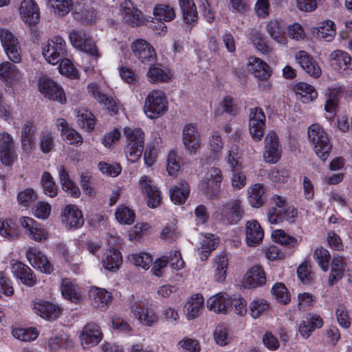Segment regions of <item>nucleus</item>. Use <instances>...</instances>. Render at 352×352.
Instances as JSON below:
<instances>
[{"label": "nucleus", "instance_id": "obj_1", "mask_svg": "<svg viewBox=\"0 0 352 352\" xmlns=\"http://www.w3.org/2000/svg\"><path fill=\"white\" fill-rule=\"evenodd\" d=\"M308 140L316 155L322 161H325L332 149L329 135L318 124H311L307 130Z\"/></svg>", "mask_w": 352, "mask_h": 352}, {"label": "nucleus", "instance_id": "obj_2", "mask_svg": "<svg viewBox=\"0 0 352 352\" xmlns=\"http://www.w3.org/2000/svg\"><path fill=\"white\" fill-rule=\"evenodd\" d=\"M42 54L49 63H58L67 56L66 42L59 36L52 37L43 44Z\"/></svg>", "mask_w": 352, "mask_h": 352}, {"label": "nucleus", "instance_id": "obj_3", "mask_svg": "<svg viewBox=\"0 0 352 352\" xmlns=\"http://www.w3.org/2000/svg\"><path fill=\"white\" fill-rule=\"evenodd\" d=\"M166 95L161 90H153L148 93L144 103V112L151 119L156 118L168 109Z\"/></svg>", "mask_w": 352, "mask_h": 352}, {"label": "nucleus", "instance_id": "obj_4", "mask_svg": "<svg viewBox=\"0 0 352 352\" xmlns=\"http://www.w3.org/2000/svg\"><path fill=\"white\" fill-rule=\"evenodd\" d=\"M72 45L76 49L87 53L96 59L100 57L96 43L89 34L83 30H73L69 36Z\"/></svg>", "mask_w": 352, "mask_h": 352}, {"label": "nucleus", "instance_id": "obj_5", "mask_svg": "<svg viewBox=\"0 0 352 352\" xmlns=\"http://www.w3.org/2000/svg\"><path fill=\"white\" fill-rule=\"evenodd\" d=\"M0 41L9 59L14 63H21V49L14 34L8 29H0Z\"/></svg>", "mask_w": 352, "mask_h": 352}, {"label": "nucleus", "instance_id": "obj_6", "mask_svg": "<svg viewBox=\"0 0 352 352\" xmlns=\"http://www.w3.org/2000/svg\"><path fill=\"white\" fill-rule=\"evenodd\" d=\"M133 55L142 63L152 65L157 60V55L153 47L146 40L139 38L131 43Z\"/></svg>", "mask_w": 352, "mask_h": 352}, {"label": "nucleus", "instance_id": "obj_7", "mask_svg": "<svg viewBox=\"0 0 352 352\" xmlns=\"http://www.w3.org/2000/svg\"><path fill=\"white\" fill-rule=\"evenodd\" d=\"M265 115L260 107L251 108L249 113V131L256 142L261 140L264 135Z\"/></svg>", "mask_w": 352, "mask_h": 352}, {"label": "nucleus", "instance_id": "obj_8", "mask_svg": "<svg viewBox=\"0 0 352 352\" xmlns=\"http://www.w3.org/2000/svg\"><path fill=\"white\" fill-rule=\"evenodd\" d=\"M281 147L277 134L270 131L265 138L263 158L267 163H276L281 157Z\"/></svg>", "mask_w": 352, "mask_h": 352}, {"label": "nucleus", "instance_id": "obj_9", "mask_svg": "<svg viewBox=\"0 0 352 352\" xmlns=\"http://www.w3.org/2000/svg\"><path fill=\"white\" fill-rule=\"evenodd\" d=\"M140 190L146 195L147 205L151 208L158 207L162 203L161 192L154 184L153 181L148 176H142L139 181Z\"/></svg>", "mask_w": 352, "mask_h": 352}, {"label": "nucleus", "instance_id": "obj_10", "mask_svg": "<svg viewBox=\"0 0 352 352\" xmlns=\"http://www.w3.org/2000/svg\"><path fill=\"white\" fill-rule=\"evenodd\" d=\"M223 178L221 170L219 168H211L208 171L206 179L201 184V190L210 197H215L220 192Z\"/></svg>", "mask_w": 352, "mask_h": 352}, {"label": "nucleus", "instance_id": "obj_11", "mask_svg": "<svg viewBox=\"0 0 352 352\" xmlns=\"http://www.w3.org/2000/svg\"><path fill=\"white\" fill-rule=\"evenodd\" d=\"M103 334L98 324L91 322L82 329L79 339L84 348L97 345L102 339Z\"/></svg>", "mask_w": 352, "mask_h": 352}, {"label": "nucleus", "instance_id": "obj_12", "mask_svg": "<svg viewBox=\"0 0 352 352\" xmlns=\"http://www.w3.org/2000/svg\"><path fill=\"white\" fill-rule=\"evenodd\" d=\"M182 142L187 152L195 155L201 148V138L200 133L194 124H186L183 129Z\"/></svg>", "mask_w": 352, "mask_h": 352}, {"label": "nucleus", "instance_id": "obj_13", "mask_svg": "<svg viewBox=\"0 0 352 352\" xmlns=\"http://www.w3.org/2000/svg\"><path fill=\"white\" fill-rule=\"evenodd\" d=\"M39 90L45 97L58 101L62 104L66 102V96L63 89L57 83L47 78L39 80Z\"/></svg>", "mask_w": 352, "mask_h": 352}, {"label": "nucleus", "instance_id": "obj_14", "mask_svg": "<svg viewBox=\"0 0 352 352\" xmlns=\"http://www.w3.org/2000/svg\"><path fill=\"white\" fill-rule=\"evenodd\" d=\"M120 12L124 22L131 26H140L144 23L142 12L130 0H124L121 3Z\"/></svg>", "mask_w": 352, "mask_h": 352}, {"label": "nucleus", "instance_id": "obj_15", "mask_svg": "<svg viewBox=\"0 0 352 352\" xmlns=\"http://www.w3.org/2000/svg\"><path fill=\"white\" fill-rule=\"evenodd\" d=\"M26 257L29 262L38 268L41 272L50 274L52 272L53 265L47 258L36 247H31L26 251Z\"/></svg>", "mask_w": 352, "mask_h": 352}, {"label": "nucleus", "instance_id": "obj_16", "mask_svg": "<svg viewBox=\"0 0 352 352\" xmlns=\"http://www.w3.org/2000/svg\"><path fill=\"white\" fill-rule=\"evenodd\" d=\"M89 93L99 103L104 104L111 115H116L121 109V105L112 97L100 92L96 84H90L87 87Z\"/></svg>", "mask_w": 352, "mask_h": 352}, {"label": "nucleus", "instance_id": "obj_17", "mask_svg": "<svg viewBox=\"0 0 352 352\" xmlns=\"http://www.w3.org/2000/svg\"><path fill=\"white\" fill-rule=\"evenodd\" d=\"M133 316L144 326L151 327L159 320L157 314L151 308L141 303H135L131 308Z\"/></svg>", "mask_w": 352, "mask_h": 352}, {"label": "nucleus", "instance_id": "obj_18", "mask_svg": "<svg viewBox=\"0 0 352 352\" xmlns=\"http://www.w3.org/2000/svg\"><path fill=\"white\" fill-rule=\"evenodd\" d=\"M19 12L22 21L28 25H34L39 21V8L33 0H23L21 3Z\"/></svg>", "mask_w": 352, "mask_h": 352}, {"label": "nucleus", "instance_id": "obj_19", "mask_svg": "<svg viewBox=\"0 0 352 352\" xmlns=\"http://www.w3.org/2000/svg\"><path fill=\"white\" fill-rule=\"evenodd\" d=\"M296 60L301 67L311 77L318 78L321 76L322 69L318 62L307 52L301 50L295 55Z\"/></svg>", "mask_w": 352, "mask_h": 352}, {"label": "nucleus", "instance_id": "obj_20", "mask_svg": "<svg viewBox=\"0 0 352 352\" xmlns=\"http://www.w3.org/2000/svg\"><path fill=\"white\" fill-rule=\"evenodd\" d=\"M62 222L69 228L76 229L84 223L81 211L75 205H67L61 213Z\"/></svg>", "mask_w": 352, "mask_h": 352}, {"label": "nucleus", "instance_id": "obj_21", "mask_svg": "<svg viewBox=\"0 0 352 352\" xmlns=\"http://www.w3.org/2000/svg\"><path fill=\"white\" fill-rule=\"evenodd\" d=\"M266 283V274L261 265L252 267L246 272L243 286L247 288H255Z\"/></svg>", "mask_w": 352, "mask_h": 352}, {"label": "nucleus", "instance_id": "obj_22", "mask_svg": "<svg viewBox=\"0 0 352 352\" xmlns=\"http://www.w3.org/2000/svg\"><path fill=\"white\" fill-rule=\"evenodd\" d=\"M243 213L242 201L239 199L228 201L222 208V214L230 224L237 223Z\"/></svg>", "mask_w": 352, "mask_h": 352}, {"label": "nucleus", "instance_id": "obj_23", "mask_svg": "<svg viewBox=\"0 0 352 352\" xmlns=\"http://www.w3.org/2000/svg\"><path fill=\"white\" fill-rule=\"evenodd\" d=\"M346 259L338 254H334L332 258L331 272L328 278V284L333 286L337 283L344 276Z\"/></svg>", "mask_w": 352, "mask_h": 352}, {"label": "nucleus", "instance_id": "obj_24", "mask_svg": "<svg viewBox=\"0 0 352 352\" xmlns=\"http://www.w3.org/2000/svg\"><path fill=\"white\" fill-rule=\"evenodd\" d=\"M34 312L44 319L54 320L61 314V309L47 301L36 302L34 305Z\"/></svg>", "mask_w": 352, "mask_h": 352}, {"label": "nucleus", "instance_id": "obj_25", "mask_svg": "<svg viewBox=\"0 0 352 352\" xmlns=\"http://www.w3.org/2000/svg\"><path fill=\"white\" fill-rule=\"evenodd\" d=\"M149 65L146 78L151 83L166 82L172 78L170 71L161 64L153 63Z\"/></svg>", "mask_w": 352, "mask_h": 352}, {"label": "nucleus", "instance_id": "obj_26", "mask_svg": "<svg viewBox=\"0 0 352 352\" xmlns=\"http://www.w3.org/2000/svg\"><path fill=\"white\" fill-rule=\"evenodd\" d=\"M264 232L256 220L249 221L245 227V239L249 246L254 247L262 242Z\"/></svg>", "mask_w": 352, "mask_h": 352}, {"label": "nucleus", "instance_id": "obj_27", "mask_svg": "<svg viewBox=\"0 0 352 352\" xmlns=\"http://www.w3.org/2000/svg\"><path fill=\"white\" fill-rule=\"evenodd\" d=\"M231 299L225 293H219L209 298L206 302L208 309L217 314H225L231 306Z\"/></svg>", "mask_w": 352, "mask_h": 352}, {"label": "nucleus", "instance_id": "obj_28", "mask_svg": "<svg viewBox=\"0 0 352 352\" xmlns=\"http://www.w3.org/2000/svg\"><path fill=\"white\" fill-rule=\"evenodd\" d=\"M248 70L260 80H265L271 76L270 66L259 58L250 57Z\"/></svg>", "mask_w": 352, "mask_h": 352}, {"label": "nucleus", "instance_id": "obj_29", "mask_svg": "<svg viewBox=\"0 0 352 352\" xmlns=\"http://www.w3.org/2000/svg\"><path fill=\"white\" fill-rule=\"evenodd\" d=\"M12 271L14 276L28 286L35 285L36 278L32 270L21 262H15L12 265Z\"/></svg>", "mask_w": 352, "mask_h": 352}, {"label": "nucleus", "instance_id": "obj_30", "mask_svg": "<svg viewBox=\"0 0 352 352\" xmlns=\"http://www.w3.org/2000/svg\"><path fill=\"white\" fill-rule=\"evenodd\" d=\"M102 266L110 272L118 271L122 264V256L120 252L115 248L106 251L102 258Z\"/></svg>", "mask_w": 352, "mask_h": 352}, {"label": "nucleus", "instance_id": "obj_31", "mask_svg": "<svg viewBox=\"0 0 352 352\" xmlns=\"http://www.w3.org/2000/svg\"><path fill=\"white\" fill-rule=\"evenodd\" d=\"M204 302V297L195 294L191 296L185 305L184 312L188 320H192L199 316Z\"/></svg>", "mask_w": 352, "mask_h": 352}, {"label": "nucleus", "instance_id": "obj_32", "mask_svg": "<svg viewBox=\"0 0 352 352\" xmlns=\"http://www.w3.org/2000/svg\"><path fill=\"white\" fill-rule=\"evenodd\" d=\"M265 29L272 39L279 44H287V38L285 34L284 25L281 21L271 20L267 23Z\"/></svg>", "mask_w": 352, "mask_h": 352}, {"label": "nucleus", "instance_id": "obj_33", "mask_svg": "<svg viewBox=\"0 0 352 352\" xmlns=\"http://www.w3.org/2000/svg\"><path fill=\"white\" fill-rule=\"evenodd\" d=\"M311 32L317 37L325 41H331L336 36V25L331 20H326L318 23V26L311 28Z\"/></svg>", "mask_w": 352, "mask_h": 352}, {"label": "nucleus", "instance_id": "obj_34", "mask_svg": "<svg viewBox=\"0 0 352 352\" xmlns=\"http://www.w3.org/2000/svg\"><path fill=\"white\" fill-rule=\"evenodd\" d=\"M21 76L20 70L11 63L6 61L0 64V80L2 81L12 83L20 80Z\"/></svg>", "mask_w": 352, "mask_h": 352}, {"label": "nucleus", "instance_id": "obj_35", "mask_svg": "<svg viewBox=\"0 0 352 352\" xmlns=\"http://www.w3.org/2000/svg\"><path fill=\"white\" fill-rule=\"evenodd\" d=\"M89 294L94 305L100 309H106L112 299L111 293L102 288L92 287Z\"/></svg>", "mask_w": 352, "mask_h": 352}, {"label": "nucleus", "instance_id": "obj_36", "mask_svg": "<svg viewBox=\"0 0 352 352\" xmlns=\"http://www.w3.org/2000/svg\"><path fill=\"white\" fill-rule=\"evenodd\" d=\"M249 39L255 48L262 54H269L272 51L267 38L260 30L252 29L249 33Z\"/></svg>", "mask_w": 352, "mask_h": 352}, {"label": "nucleus", "instance_id": "obj_37", "mask_svg": "<svg viewBox=\"0 0 352 352\" xmlns=\"http://www.w3.org/2000/svg\"><path fill=\"white\" fill-rule=\"evenodd\" d=\"M189 193V185L184 181L173 186L169 190L170 199L175 204H184L188 197Z\"/></svg>", "mask_w": 352, "mask_h": 352}, {"label": "nucleus", "instance_id": "obj_38", "mask_svg": "<svg viewBox=\"0 0 352 352\" xmlns=\"http://www.w3.org/2000/svg\"><path fill=\"white\" fill-rule=\"evenodd\" d=\"M35 139V126L32 122L27 121L21 129V146L25 151H30L34 144Z\"/></svg>", "mask_w": 352, "mask_h": 352}, {"label": "nucleus", "instance_id": "obj_39", "mask_svg": "<svg viewBox=\"0 0 352 352\" xmlns=\"http://www.w3.org/2000/svg\"><path fill=\"white\" fill-rule=\"evenodd\" d=\"M294 91L298 98L304 103L313 101L318 97L315 88L305 82H299L294 87Z\"/></svg>", "mask_w": 352, "mask_h": 352}, {"label": "nucleus", "instance_id": "obj_40", "mask_svg": "<svg viewBox=\"0 0 352 352\" xmlns=\"http://www.w3.org/2000/svg\"><path fill=\"white\" fill-rule=\"evenodd\" d=\"M265 188L262 184H254L248 189V202L254 208H260L264 204Z\"/></svg>", "mask_w": 352, "mask_h": 352}, {"label": "nucleus", "instance_id": "obj_41", "mask_svg": "<svg viewBox=\"0 0 352 352\" xmlns=\"http://www.w3.org/2000/svg\"><path fill=\"white\" fill-rule=\"evenodd\" d=\"M185 23L192 24L197 19V11L193 0H179Z\"/></svg>", "mask_w": 352, "mask_h": 352}, {"label": "nucleus", "instance_id": "obj_42", "mask_svg": "<svg viewBox=\"0 0 352 352\" xmlns=\"http://www.w3.org/2000/svg\"><path fill=\"white\" fill-rule=\"evenodd\" d=\"M228 258L225 254L217 256L214 262V278L216 281L222 283L225 280L228 270Z\"/></svg>", "mask_w": 352, "mask_h": 352}, {"label": "nucleus", "instance_id": "obj_43", "mask_svg": "<svg viewBox=\"0 0 352 352\" xmlns=\"http://www.w3.org/2000/svg\"><path fill=\"white\" fill-rule=\"evenodd\" d=\"M219 238L212 234H206L201 242L200 248V256L202 261L206 260L212 251L216 249L219 244Z\"/></svg>", "mask_w": 352, "mask_h": 352}, {"label": "nucleus", "instance_id": "obj_44", "mask_svg": "<svg viewBox=\"0 0 352 352\" xmlns=\"http://www.w3.org/2000/svg\"><path fill=\"white\" fill-rule=\"evenodd\" d=\"M61 292L63 296L72 302H77L81 299V294L78 287L72 284L69 279L63 280Z\"/></svg>", "mask_w": 352, "mask_h": 352}, {"label": "nucleus", "instance_id": "obj_45", "mask_svg": "<svg viewBox=\"0 0 352 352\" xmlns=\"http://www.w3.org/2000/svg\"><path fill=\"white\" fill-rule=\"evenodd\" d=\"M59 177L63 189L74 197H78L80 194L79 188L69 179V175L63 166L59 170Z\"/></svg>", "mask_w": 352, "mask_h": 352}, {"label": "nucleus", "instance_id": "obj_46", "mask_svg": "<svg viewBox=\"0 0 352 352\" xmlns=\"http://www.w3.org/2000/svg\"><path fill=\"white\" fill-rule=\"evenodd\" d=\"M153 14L156 19L169 22L175 18V12L173 7L166 4H157L153 8Z\"/></svg>", "mask_w": 352, "mask_h": 352}, {"label": "nucleus", "instance_id": "obj_47", "mask_svg": "<svg viewBox=\"0 0 352 352\" xmlns=\"http://www.w3.org/2000/svg\"><path fill=\"white\" fill-rule=\"evenodd\" d=\"M126 144L144 145V133L140 128L126 126L124 129Z\"/></svg>", "mask_w": 352, "mask_h": 352}, {"label": "nucleus", "instance_id": "obj_48", "mask_svg": "<svg viewBox=\"0 0 352 352\" xmlns=\"http://www.w3.org/2000/svg\"><path fill=\"white\" fill-rule=\"evenodd\" d=\"M351 60V56L342 50H334L329 56L330 65L336 70L344 69L346 63Z\"/></svg>", "mask_w": 352, "mask_h": 352}, {"label": "nucleus", "instance_id": "obj_49", "mask_svg": "<svg viewBox=\"0 0 352 352\" xmlns=\"http://www.w3.org/2000/svg\"><path fill=\"white\" fill-rule=\"evenodd\" d=\"M322 324L323 322L320 316H313L300 324L299 332L303 338H307L315 329L321 327Z\"/></svg>", "mask_w": 352, "mask_h": 352}, {"label": "nucleus", "instance_id": "obj_50", "mask_svg": "<svg viewBox=\"0 0 352 352\" xmlns=\"http://www.w3.org/2000/svg\"><path fill=\"white\" fill-rule=\"evenodd\" d=\"M49 8L53 10L54 12L58 16H63L70 10L73 1L72 0H46Z\"/></svg>", "mask_w": 352, "mask_h": 352}, {"label": "nucleus", "instance_id": "obj_51", "mask_svg": "<svg viewBox=\"0 0 352 352\" xmlns=\"http://www.w3.org/2000/svg\"><path fill=\"white\" fill-rule=\"evenodd\" d=\"M77 122L85 131H92L95 126L94 116L87 110H81L77 112Z\"/></svg>", "mask_w": 352, "mask_h": 352}, {"label": "nucleus", "instance_id": "obj_52", "mask_svg": "<svg viewBox=\"0 0 352 352\" xmlns=\"http://www.w3.org/2000/svg\"><path fill=\"white\" fill-rule=\"evenodd\" d=\"M270 309V305L267 300L262 298H256L250 305V314L254 318H258L266 314Z\"/></svg>", "mask_w": 352, "mask_h": 352}, {"label": "nucleus", "instance_id": "obj_53", "mask_svg": "<svg viewBox=\"0 0 352 352\" xmlns=\"http://www.w3.org/2000/svg\"><path fill=\"white\" fill-rule=\"evenodd\" d=\"M272 236L274 241L282 245H287L288 247H295L298 245V240L288 235L283 230H276L272 232Z\"/></svg>", "mask_w": 352, "mask_h": 352}, {"label": "nucleus", "instance_id": "obj_54", "mask_svg": "<svg viewBox=\"0 0 352 352\" xmlns=\"http://www.w3.org/2000/svg\"><path fill=\"white\" fill-rule=\"evenodd\" d=\"M116 219L122 224L131 225L135 221V214L133 210L128 207L118 208L116 211Z\"/></svg>", "mask_w": 352, "mask_h": 352}, {"label": "nucleus", "instance_id": "obj_55", "mask_svg": "<svg viewBox=\"0 0 352 352\" xmlns=\"http://www.w3.org/2000/svg\"><path fill=\"white\" fill-rule=\"evenodd\" d=\"M314 258L324 272L328 270L331 255L327 249L322 247L316 248L314 253Z\"/></svg>", "mask_w": 352, "mask_h": 352}, {"label": "nucleus", "instance_id": "obj_56", "mask_svg": "<svg viewBox=\"0 0 352 352\" xmlns=\"http://www.w3.org/2000/svg\"><path fill=\"white\" fill-rule=\"evenodd\" d=\"M144 145L126 144L124 153L127 160L131 163L137 162L142 155Z\"/></svg>", "mask_w": 352, "mask_h": 352}, {"label": "nucleus", "instance_id": "obj_57", "mask_svg": "<svg viewBox=\"0 0 352 352\" xmlns=\"http://www.w3.org/2000/svg\"><path fill=\"white\" fill-rule=\"evenodd\" d=\"M12 335L14 338L23 341L30 342L34 340L38 336V331L34 328L29 329H16L12 331Z\"/></svg>", "mask_w": 352, "mask_h": 352}, {"label": "nucleus", "instance_id": "obj_58", "mask_svg": "<svg viewBox=\"0 0 352 352\" xmlns=\"http://www.w3.org/2000/svg\"><path fill=\"white\" fill-rule=\"evenodd\" d=\"M59 63L58 69L60 74L70 78H78V71L69 58L65 57Z\"/></svg>", "mask_w": 352, "mask_h": 352}, {"label": "nucleus", "instance_id": "obj_59", "mask_svg": "<svg viewBox=\"0 0 352 352\" xmlns=\"http://www.w3.org/2000/svg\"><path fill=\"white\" fill-rule=\"evenodd\" d=\"M40 149L43 153L51 152L54 146V138L52 132L42 131L40 135Z\"/></svg>", "mask_w": 352, "mask_h": 352}, {"label": "nucleus", "instance_id": "obj_60", "mask_svg": "<svg viewBox=\"0 0 352 352\" xmlns=\"http://www.w3.org/2000/svg\"><path fill=\"white\" fill-rule=\"evenodd\" d=\"M41 183L44 192L50 197H54L57 194V186L52 180L51 175L45 172L43 173L41 179Z\"/></svg>", "mask_w": 352, "mask_h": 352}, {"label": "nucleus", "instance_id": "obj_61", "mask_svg": "<svg viewBox=\"0 0 352 352\" xmlns=\"http://www.w3.org/2000/svg\"><path fill=\"white\" fill-rule=\"evenodd\" d=\"M129 258L135 265L142 267L144 269L149 268L153 262L151 256L145 252L133 254L130 255Z\"/></svg>", "mask_w": 352, "mask_h": 352}, {"label": "nucleus", "instance_id": "obj_62", "mask_svg": "<svg viewBox=\"0 0 352 352\" xmlns=\"http://www.w3.org/2000/svg\"><path fill=\"white\" fill-rule=\"evenodd\" d=\"M340 91L338 89H329L327 93V102L324 107L327 112L333 113L338 105Z\"/></svg>", "mask_w": 352, "mask_h": 352}, {"label": "nucleus", "instance_id": "obj_63", "mask_svg": "<svg viewBox=\"0 0 352 352\" xmlns=\"http://www.w3.org/2000/svg\"><path fill=\"white\" fill-rule=\"evenodd\" d=\"M297 274L299 279L303 283H309L314 278V274L311 269V265L308 261H305L297 269Z\"/></svg>", "mask_w": 352, "mask_h": 352}, {"label": "nucleus", "instance_id": "obj_64", "mask_svg": "<svg viewBox=\"0 0 352 352\" xmlns=\"http://www.w3.org/2000/svg\"><path fill=\"white\" fill-rule=\"evenodd\" d=\"M272 293L276 300L283 304H287L290 301V296L287 289L283 283H276L272 287Z\"/></svg>", "mask_w": 352, "mask_h": 352}]
</instances>
